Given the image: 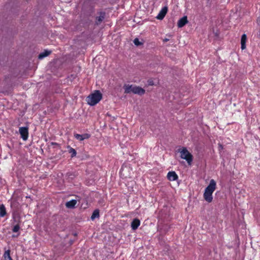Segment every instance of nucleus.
<instances>
[{
	"mask_svg": "<svg viewBox=\"0 0 260 260\" xmlns=\"http://www.w3.org/2000/svg\"><path fill=\"white\" fill-rule=\"evenodd\" d=\"M102 99V94L99 90H95L90 94L86 98L87 104L93 106L97 104Z\"/></svg>",
	"mask_w": 260,
	"mask_h": 260,
	"instance_id": "nucleus-1",
	"label": "nucleus"
},
{
	"mask_svg": "<svg viewBox=\"0 0 260 260\" xmlns=\"http://www.w3.org/2000/svg\"><path fill=\"white\" fill-rule=\"evenodd\" d=\"M123 88L124 90V93L126 94L132 92L134 94L142 95L144 94L145 92V90L140 87L129 84H124Z\"/></svg>",
	"mask_w": 260,
	"mask_h": 260,
	"instance_id": "nucleus-2",
	"label": "nucleus"
},
{
	"mask_svg": "<svg viewBox=\"0 0 260 260\" xmlns=\"http://www.w3.org/2000/svg\"><path fill=\"white\" fill-rule=\"evenodd\" d=\"M180 153V157L181 158L186 160L189 165L191 164L193 160V156L192 154L187 150L186 148L183 147L179 151Z\"/></svg>",
	"mask_w": 260,
	"mask_h": 260,
	"instance_id": "nucleus-3",
	"label": "nucleus"
},
{
	"mask_svg": "<svg viewBox=\"0 0 260 260\" xmlns=\"http://www.w3.org/2000/svg\"><path fill=\"white\" fill-rule=\"evenodd\" d=\"M216 182L212 179L209 185L206 188L204 195H212L213 191L215 189Z\"/></svg>",
	"mask_w": 260,
	"mask_h": 260,
	"instance_id": "nucleus-4",
	"label": "nucleus"
},
{
	"mask_svg": "<svg viewBox=\"0 0 260 260\" xmlns=\"http://www.w3.org/2000/svg\"><path fill=\"white\" fill-rule=\"evenodd\" d=\"M21 138L24 140H27L28 137V128L27 127H21L19 129Z\"/></svg>",
	"mask_w": 260,
	"mask_h": 260,
	"instance_id": "nucleus-5",
	"label": "nucleus"
},
{
	"mask_svg": "<svg viewBox=\"0 0 260 260\" xmlns=\"http://www.w3.org/2000/svg\"><path fill=\"white\" fill-rule=\"evenodd\" d=\"M168 11V7H164L159 11V13L156 17L158 20H162L165 17Z\"/></svg>",
	"mask_w": 260,
	"mask_h": 260,
	"instance_id": "nucleus-6",
	"label": "nucleus"
},
{
	"mask_svg": "<svg viewBox=\"0 0 260 260\" xmlns=\"http://www.w3.org/2000/svg\"><path fill=\"white\" fill-rule=\"evenodd\" d=\"M167 178L169 181H173L177 180L178 176L175 171H170L168 173Z\"/></svg>",
	"mask_w": 260,
	"mask_h": 260,
	"instance_id": "nucleus-7",
	"label": "nucleus"
},
{
	"mask_svg": "<svg viewBox=\"0 0 260 260\" xmlns=\"http://www.w3.org/2000/svg\"><path fill=\"white\" fill-rule=\"evenodd\" d=\"M74 137L77 140H78L80 141H83L84 140L87 139L89 138L90 137V135L89 134H86V133L82 134V135L76 134L74 135Z\"/></svg>",
	"mask_w": 260,
	"mask_h": 260,
	"instance_id": "nucleus-8",
	"label": "nucleus"
},
{
	"mask_svg": "<svg viewBox=\"0 0 260 260\" xmlns=\"http://www.w3.org/2000/svg\"><path fill=\"white\" fill-rule=\"evenodd\" d=\"M187 23V17L186 16H184L178 20L177 26L178 27L181 28L184 26Z\"/></svg>",
	"mask_w": 260,
	"mask_h": 260,
	"instance_id": "nucleus-9",
	"label": "nucleus"
},
{
	"mask_svg": "<svg viewBox=\"0 0 260 260\" xmlns=\"http://www.w3.org/2000/svg\"><path fill=\"white\" fill-rule=\"evenodd\" d=\"M140 225V220L138 218L134 219L131 223V227L132 230H137Z\"/></svg>",
	"mask_w": 260,
	"mask_h": 260,
	"instance_id": "nucleus-10",
	"label": "nucleus"
},
{
	"mask_svg": "<svg viewBox=\"0 0 260 260\" xmlns=\"http://www.w3.org/2000/svg\"><path fill=\"white\" fill-rule=\"evenodd\" d=\"M247 41V36L246 34L242 35L241 39V48L242 50H244L246 48V42Z\"/></svg>",
	"mask_w": 260,
	"mask_h": 260,
	"instance_id": "nucleus-11",
	"label": "nucleus"
},
{
	"mask_svg": "<svg viewBox=\"0 0 260 260\" xmlns=\"http://www.w3.org/2000/svg\"><path fill=\"white\" fill-rule=\"evenodd\" d=\"M77 201L76 200H72L69 202H66V207L70 209H73L75 207Z\"/></svg>",
	"mask_w": 260,
	"mask_h": 260,
	"instance_id": "nucleus-12",
	"label": "nucleus"
},
{
	"mask_svg": "<svg viewBox=\"0 0 260 260\" xmlns=\"http://www.w3.org/2000/svg\"><path fill=\"white\" fill-rule=\"evenodd\" d=\"M107 201V199L105 197L100 196L98 200V205L100 207H103L105 205Z\"/></svg>",
	"mask_w": 260,
	"mask_h": 260,
	"instance_id": "nucleus-13",
	"label": "nucleus"
},
{
	"mask_svg": "<svg viewBox=\"0 0 260 260\" xmlns=\"http://www.w3.org/2000/svg\"><path fill=\"white\" fill-rule=\"evenodd\" d=\"M105 13L104 12H101L100 13V15L96 18V24H99L102 22V21L105 18Z\"/></svg>",
	"mask_w": 260,
	"mask_h": 260,
	"instance_id": "nucleus-14",
	"label": "nucleus"
},
{
	"mask_svg": "<svg viewBox=\"0 0 260 260\" xmlns=\"http://www.w3.org/2000/svg\"><path fill=\"white\" fill-rule=\"evenodd\" d=\"M67 148L69 153L71 154V157H73L76 155L77 152L75 149L70 146H68Z\"/></svg>",
	"mask_w": 260,
	"mask_h": 260,
	"instance_id": "nucleus-15",
	"label": "nucleus"
},
{
	"mask_svg": "<svg viewBox=\"0 0 260 260\" xmlns=\"http://www.w3.org/2000/svg\"><path fill=\"white\" fill-rule=\"evenodd\" d=\"M51 52L50 51L45 50L39 55L38 58L40 59H42L44 57L48 56L51 53Z\"/></svg>",
	"mask_w": 260,
	"mask_h": 260,
	"instance_id": "nucleus-16",
	"label": "nucleus"
},
{
	"mask_svg": "<svg viewBox=\"0 0 260 260\" xmlns=\"http://www.w3.org/2000/svg\"><path fill=\"white\" fill-rule=\"evenodd\" d=\"M7 214L6 208L4 204L0 205V217H4Z\"/></svg>",
	"mask_w": 260,
	"mask_h": 260,
	"instance_id": "nucleus-17",
	"label": "nucleus"
},
{
	"mask_svg": "<svg viewBox=\"0 0 260 260\" xmlns=\"http://www.w3.org/2000/svg\"><path fill=\"white\" fill-rule=\"evenodd\" d=\"M3 257L5 259V260L13 259L10 255V250H7L4 252Z\"/></svg>",
	"mask_w": 260,
	"mask_h": 260,
	"instance_id": "nucleus-18",
	"label": "nucleus"
},
{
	"mask_svg": "<svg viewBox=\"0 0 260 260\" xmlns=\"http://www.w3.org/2000/svg\"><path fill=\"white\" fill-rule=\"evenodd\" d=\"M100 216V211L98 209H95L93 212L92 215L91 216V219L94 220L96 218H99Z\"/></svg>",
	"mask_w": 260,
	"mask_h": 260,
	"instance_id": "nucleus-19",
	"label": "nucleus"
},
{
	"mask_svg": "<svg viewBox=\"0 0 260 260\" xmlns=\"http://www.w3.org/2000/svg\"><path fill=\"white\" fill-rule=\"evenodd\" d=\"M77 75L76 74H72L70 76H68L67 78V82L68 83L70 82L72 83L73 81L76 78Z\"/></svg>",
	"mask_w": 260,
	"mask_h": 260,
	"instance_id": "nucleus-20",
	"label": "nucleus"
},
{
	"mask_svg": "<svg viewBox=\"0 0 260 260\" xmlns=\"http://www.w3.org/2000/svg\"><path fill=\"white\" fill-rule=\"evenodd\" d=\"M20 227L19 223L16 224L15 225H14L12 229V231L14 233H17L20 230Z\"/></svg>",
	"mask_w": 260,
	"mask_h": 260,
	"instance_id": "nucleus-21",
	"label": "nucleus"
},
{
	"mask_svg": "<svg viewBox=\"0 0 260 260\" xmlns=\"http://www.w3.org/2000/svg\"><path fill=\"white\" fill-rule=\"evenodd\" d=\"M133 42L134 44L136 46H140L143 44L142 42H140L139 39L138 38H135Z\"/></svg>",
	"mask_w": 260,
	"mask_h": 260,
	"instance_id": "nucleus-22",
	"label": "nucleus"
},
{
	"mask_svg": "<svg viewBox=\"0 0 260 260\" xmlns=\"http://www.w3.org/2000/svg\"><path fill=\"white\" fill-rule=\"evenodd\" d=\"M205 200L208 203L212 202L213 200L212 196H204Z\"/></svg>",
	"mask_w": 260,
	"mask_h": 260,
	"instance_id": "nucleus-23",
	"label": "nucleus"
},
{
	"mask_svg": "<svg viewBox=\"0 0 260 260\" xmlns=\"http://www.w3.org/2000/svg\"><path fill=\"white\" fill-rule=\"evenodd\" d=\"M74 243V241L70 240L69 245H71Z\"/></svg>",
	"mask_w": 260,
	"mask_h": 260,
	"instance_id": "nucleus-24",
	"label": "nucleus"
},
{
	"mask_svg": "<svg viewBox=\"0 0 260 260\" xmlns=\"http://www.w3.org/2000/svg\"><path fill=\"white\" fill-rule=\"evenodd\" d=\"M169 40L168 39L165 38L164 39V42H166L168 41Z\"/></svg>",
	"mask_w": 260,
	"mask_h": 260,
	"instance_id": "nucleus-25",
	"label": "nucleus"
},
{
	"mask_svg": "<svg viewBox=\"0 0 260 260\" xmlns=\"http://www.w3.org/2000/svg\"><path fill=\"white\" fill-rule=\"evenodd\" d=\"M219 146L220 148L222 149V145L221 144H219Z\"/></svg>",
	"mask_w": 260,
	"mask_h": 260,
	"instance_id": "nucleus-26",
	"label": "nucleus"
},
{
	"mask_svg": "<svg viewBox=\"0 0 260 260\" xmlns=\"http://www.w3.org/2000/svg\"><path fill=\"white\" fill-rule=\"evenodd\" d=\"M26 198H30V196H26Z\"/></svg>",
	"mask_w": 260,
	"mask_h": 260,
	"instance_id": "nucleus-27",
	"label": "nucleus"
},
{
	"mask_svg": "<svg viewBox=\"0 0 260 260\" xmlns=\"http://www.w3.org/2000/svg\"><path fill=\"white\" fill-rule=\"evenodd\" d=\"M12 260H13V259H12Z\"/></svg>",
	"mask_w": 260,
	"mask_h": 260,
	"instance_id": "nucleus-28",
	"label": "nucleus"
}]
</instances>
